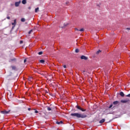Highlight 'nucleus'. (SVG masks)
<instances>
[{"label": "nucleus", "instance_id": "obj_26", "mask_svg": "<svg viewBox=\"0 0 130 130\" xmlns=\"http://www.w3.org/2000/svg\"><path fill=\"white\" fill-rule=\"evenodd\" d=\"M32 79H33V78H32L31 77L29 78H28V81H32Z\"/></svg>", "mask_w": 130, "mask_h": 130}, {"label": "nucleus", "instance_id": "obj_40", "mask_svg": "<svg viewBox=\"0 0 130 130\" xmlns=\"http://www.w3.org/2000/svg\"><path fill=\"white\" fill-rule=\"evenodd\" d=\"M28 9L30 10L31 9V7H28Z\"/></svg>", "mask_w": 130, "mask_h": 130}, {"label": "nucleus", "instance_id": "obj_14", "mask_svg": "<svg viewBox=\"0 0 130 130\" xmlns=\"http://www.w3.org/2000/svg\"><path fill=\"white\" fill-rule=\"evenodd\" d=\"M20 4H21V1L17 2V7H19V5H20Z\"/></svg>", "mask_w": 130, "mask_h": 130}, {"label": "nucleus", "instance_id": "obj_27", "mask_svg": "<svg viewBox=\"0 0 130 130\" xmlns=\"http://www.w3.org/2000/svg\"><path fill=\"white\" fill-rule=\"evenodd\" d=\"M23 41H20V44H23Z\"/></svg>", "mask_w": 130, "mask_h": 130}, {"label": "nucleus", "instance_id": "obj_41", "mask_svg": "<svg viewBox=\"0 0 130 130\" xmlns=\"http://www.w3.org/2000/svg\"><path fill=\"white\" fill-rule=\"evenodd\" d=\"M15 25L12 27V29H14Z\"/></svg>", "mask_w": 130, "mask_h": 130}, {"label": "nucleus", "instance_id": "obj_19", "mask_svg": "<svg viewBox=\"0 0 130 130\" xmlns=\"http://www.w3.org/2000/svg\"><path fill=\"white\" fill-rule=\"evenodd\" d=\"M38 54H39V55H41V54H43V52L40 51V52H39L38 53Z\"/></svg>", "mask_w": 130, "mask_h": 130}, {"label": "nucleus", "instance_id": "obj_11", "mask_svg": "<svg viewBox=\"0 0 130 130\" xmlns=\"http://www.w3.org/2000/svg\"><path fill=\"white\" fill-rule=\"evenodd\" d=\"M8 97H9V98H12V93L11 92L8 94Z\"/></svg>", "mask_w": 130, "mask_h": 130}, {"label": "nucleus", "instance_id": "obj_32", "mask_svg": "<svg viewBox=\"0 0 130 130\" xmlns=\"http://www.w3.org/2000/svg\"><path fill=\"white\" fill-rule=\"evenodd\" d=\"M35 113H38V111L36 110V111H35Z\"/></svg>", "mask_w": 130, "mask_h": 130}, {"label": "nucleus", "instance_id": "obj_18", "mask_svg": "<svg viewBox=\"0 0 130 130\" xmlns=\"http://www.w3.org/2000/svg\"><path fill=\"white\" fill-rule=\"evenodd\" d=\"M21 22H25V21H26V19H25V18H23L21 19Z\"/></svg>", "mask_w": 130, "mask_h": 130}, {"label": "nucleus", "instance_id": "obj_20", "mask_svg": "<svg viewBox=\"0 0 130 130\" xmlns=\"http://www.w3.org/2000/svg\"><path fill=\"white\" fill-rule=\"evenodd\" d=\"M16 21H17V20H16V19L14 20V23H12V25H16Z\"/></svg>", "mask_w": 130, "mask_h": 130}, {"label": "nucleus", "instance_id": "obj_22", "mask_svg": "<svg viewBox=\"0 0 130 130\" xmlns=\"http://www.w3.org/2000/svg\"><path fill=\"white\" fill-rule=\"evenodd\" d=\"M47 110H48V111H50V110H51V108H50V107H48V108H47Z\"/></svg>", "mask_w": 130, "mask_h": 130}, {"label": "nucleus", "instance_id": "obj_9", "mask_svg": "<svg viewBox=\"0 0 130 130\" xmlns=\"http://www.w3.org/2000/svg\"><path fill=\"white\" fill-rule=\"evenodd\" d=\"M120 96H121V97H124V93L122 91L120 92Z\"/></svg>", "mask_w": 130, "mask_h": 130}, {"label": "nucleus", "instance_id": "obj_15", "mask_svg": "<svg viewBox=\"0 0 130 130\" xmlns=\"http://www.w3.org/2000/svg\"><path fill=\"white\" fill-rule=\"evenodd\" d=\"M40 62L41 63H44V62H45V61L44 60H40Z\"/></svg>", "mask_w": 130, "mask_h": 130}, {"label": "nucleus", "instance_id": "obj_28", "mask_svg": "<svg viewBox=\"0 0 130 130\" xmlns=\"http://www.w3.org/2000/svg\"><path fill=\"white\" fill-rule=\"evenodd\" d=\"M27 62V59H25L24 60V63H25V62Z\"/></svg>", "mask_w": 130, "mask_h": 130}, {"label": "nucleus", "instance_id": "obj_2", "mask_svg": "<svg viewBox=\"0 0 130 130\" xmlns=\"http://www.w3.org/2000/svg\"><path fill=\"white\" fill-rule=\"evenodd\" d=\"M10 112H11V110H9L8 111H7L6 110H4L3 111H1V113H2V114H9V113H10Z\"/></svg>", "mask_w": 130, "mask_h": 130}, {"label": "nucleus", "instance_id": "obj_29", "mask_svg": "<svg viewBox=\"0 0 130 130\" xmlns=\"http://www.w3.org/2000/svg\"><path fill=\"white\" fill-rule=\"evenodd\" d=\"M63 67L64 68V69H67V66L66 65H64L63 66Z\"/></svg>", "mask_w": 130, "mask_h": 130}, {"label": "nucleus", "instance_id": "obj_10", "mask_svg": "<svg viewBox=\"0 0 130 130\" xmlns=\"http://www.w3.org/2000/svg\"><path fill=\"white\" fill-rule=\"evenodd\" d=\"M104 121H105V119H102V120H101L99 122L100 123H103V122H104Z\"/></svg>", "mask_w": 130, "mask_h": 130}, {"label": "nucleus", "instance_id": "obj_17", "mask_svg": "<svg viewBox=\"0 0 130 130\" xmlns=\"http://www.w3.org/2000/svg\"><path fill=\"white\" fill-rule=\"evenodd\" d=\"M39 10V8L38 7V8H36L35 9V12L37 13V12H38Z\"/></svg>", "mask_w": 130, "mask_h": 130}, {"label": "nucleus", "instance_id": "obj_35", "mask_svg": "<svg viewBox=\"0 0 130 130\" xmlns=\"http://www.w3.org/2000/svg\"><path fill=\"white\" fill-rule=\"evenodd\" d=\"M15 7H17V2H15Z\"/></svg>", "mask_w": 130, "mask_h": 130}, {"label": "nucleus", "instance_id": "obj_13", "mask_svg": "<svg viewBox=\"0 0 130 130\" xmlns=\"http://www.w3.org/2000/svg\"><path fill=\"white\" fill-rule=\"evenodd\" d=\"M75 52L76 53H78V52H80V50H79V49H76Z\"/></svg>", "mask_w": 130, "mask_h": 130}, {"label": "nucleus", "instance_id": "obj_6", "mask_svg": "<svg viewBox=\"0 0 130 130\" xmlns=\"http://www.w3.org/2000/svg\"><path fill=\"white\" fill-rule=\"evenodd\" d=\"M75 31H80V32H84V31H85V29L81 28L80 29H79L78 28H75Z\"/></svg>", "mask_w": 130, "mask_h": 130}, {"label": "nucleus", "instance_id": "obj_33", "mask_svg": "<svg viewBox=\"0 0 130 130\" xmlns=\"http://www.w3.org/2000/svg\"><path fill=\"white\" fill-rule=\"evenodd\" d=\"M97 7H98V8H100V5L98 4V5H97Z\"/></svg>", "mask_w": 130, "mask_h": 130}, {"label": "nucleus", "instance_id": "obj_3", "mask_svg": "<svg viewBox=\"0 0 130 130\" xmlns=\"http://www.w3.org/2000/svg\"><path fill=\"white\" fill-rule=\"evenodd\" d=\"M76 108L77 109H79V110H81V111H83V112L86 111V109H84L83 108H82V107H81L79 105H77L76 106Z\"/></svg>", "mask_w": 130, "mask_h": 130}, {"label": "nucleus", "instance_id": "obj_38", "mask_svg": "<svg viewBox=\"0 0 130 130\" xmlns=\"http://www.w3.org/2000/svg\"><path fill=\"white\" fill-rule=\"evenodd\" d=\"M126 29V30H130V27L129 28H127Z\"/></svg>", "mask_w": 130, "mask_h": 130}, {"label": "nucleus", "instance_id": "obj_36", "mask_svg": "<svg viewBox=\"0 0 130 130\" xmlns=\"http://www.w3.org/2000/svg\"><path fill=\"white\" fill-rule=\"evenodd\" d=\"M68 25H69V24H68V23L66 24H64V26H68Z\"/></svg>", "mask_w": 130, "mask_h": 130}, {"label": "nucleus", "instance_id": "obj_39", "mask_svg": "<svg viewBox=\"0 0 130 130\" xmlns=\"http://www.w3.org/2000/svg\"><path fill=\"white\" fill-rule=\"evenodd\" d=\"M28 110L29 111H30V110H31V109H30V108H28Z\"/></svg>", "mask_w": 130, "mask_h": 130}, {"label": "nucleus", "instance_id": "obj_25", "mask_svg": "<svg viewBox=\"0 0 130 130\" xmlns=\"http://www.w3.org/2000/svg\"><path fill=\"white\" fill-rule=\"evenodd\" d=\"M18 103H23V101H18Z\"/></svg>", "mask_w": 130, "mask_h": 130}, {"label": "nucleus", "instance_id": "obj_24", "mask_svg": "<svg viewBox=\"0 0 130 130\" xmlns=\"http://www.w3.org/2000/svg\"><path fill=\"white\" fill-rule=\"evenodd\" d=\"M82 73L84 75H86V71L85 70L82 71Z\"/></svg>", "mask_w": 130, "mask_h": 130}, {"label": "nucleus", "instance_id": "obj_7", "mask_svg": "<svg viewBox=\"0 0 130 130\" xmlns=\"http://www.w3.org/2000/svg\"><path fill=\"white\" fill-rule=\"evenodd\" d=\"M113 104L114 105H117V104H119V102H118L117 101L113 102Z\"/></svg>", "mask_w": 130, "mask_h": 130}, {"label": "nucleus", "instance_id": "obj_4", "mask_svg": "<svg viewBox=\"0 0 130 130\" xmlns=\"http://www.w3.org/2000/svg\"><path fill=\"white\" fill-rule=\"evenodd\" d=\"M121 103H127V102H129V100L126 99L124 100L120 101Z\"/></svg>", "mask_w": 130, "mask_h": 130}, {"label": "nucleus", "instance_id": "obj_8", "mask_svg": "<svg viewBox=\"0 0 130 130\" xmlns=\"http://www.w3.org/2000/svg\"><path fill=\"white\" fill-rule=\"evenodd\" d=\"M22 4L23 5H26L27 4V1L26 0H23L22 1Z\"/></svg>", "mask_w": 130, "mask_h": 130}, {"label": "nucleus", "instance_id": "obj_1", "mask_svg": "<svg viewBox=\"0 0 130 130\" xmlns=\"http://www.w3.org/2000/svg\"><path fill=\"white\" fill-rule=\"evenodd\" d=\"M71 116H75L77 118H86L87 115L80 114L79 113H71Z\"/></svg>", "mask_w": 130, "mask_h": 130}, {"label": "nucleus", "instance_id": "obj_37", "mask_svg": "<svg viewBox=\"0 0 130 130\" xmlns=\"http://www.w3.org/2000/svg\"><path fill=\"white\" fill-rule=\"evenodd\" d=\"M66 5H69V2L66 3Z\"/></svg>", "mask_w": 130, "mask_h": 130}, {"label": "nucleus", "instance_id": "obj_23", "mask_svg": "<svg viewBox=\"0 0 130 130\" xmlns=\"http://www.w3.org/2000/svg\"><path fill=\"white\" fill-rule=\"evenodd\" d=\"M113 107V105L111 104L109 107V108H112V107Z\"/></svg>", "mask_w": 130, "mask_h": 130}, {"label": "nucleus", "instance_id": "obj_12", "mask_svg": "<svg viewBox=\"0 0 130 130\" xmlns=\"http://www.w3.org/2000/svg\"><path fill=\"white\" fill-rule=\"evenodd\" d=\"M56 123L57 124H60V123H62V121H60V122L56 121Z\"/></svg>", "mask_w": 130, "mask_h": 130}, {"label": "nucleus", "instance_id": "obj_30", "mask_svg": "<svg viewBox=\"0 0 130 130\" xmlns=\"http://www.w3.org/2000/svg\"><path fill=\"white\" fill-rule=\"evenodd\" d=\"M126 97H130V93L127 94V95H126Z\"/></svg>", "mask_w": 130, "mask_h": 130}, {"label": "nucleus", "instance_id": "obj_31", "mask_svg": "<svg viewBox=\"0 0 130 130\" xmlns=\"http://www.w3.org/2000/svg\"><path fill=\"white\" fill-rule=\"evenodd\" d=\"M10 18H11L10 17V16H8V17H7V19H8V20H10Z\"/></svg>", "mask_w": 130, "mask_h": 130}, {"label": "nucleus", "instance_id": "obj_34", "mask_svg": "<svg viewBox=\"0 0 130 130\" xmlns=\"http://www.w3.org/2000/svg\"><path fill=\"white\" fill-rule=\"evenodd\" d=\"M32 31V30H30L29 32H28V34H31V31Z\"/></svg>", "mask_w": 130, "mask_h": 130}, {"label": "nucleus", "instance_id": "obj_16", "mask_svg": "<svg viewBox=\"0 0 130 130\" xmlns=\"http://www.w3.org/2000/svg\"><path fill=\"white\" fill-rule=\"evenodd\" d=\"M12 69L14 71H15V70H16V67L15 66H11Z\"/></svg>", "mask_w": 130, "mask_h": 130}, {"label": "nucleus", "instance_id": "obj_5", "mask_svg": "<svg viewBox=\"0 0 130 130\" xmlns=\"http://www.w3.org/2000/svg\"><path fill=\"white\" fill-rule=\"evenodd\" d=\"M81 59H84V60H88V57H86L85 55H82L81 56Z\"/></svg>", "mask_w": 130, "mask_h": 130}, {"label": "nucleus", "instance_id": "obj_21", "mask_svg": "<svg viewBox=\"0 0 130 130\" xmlns=\"http://www.w3.org/2000/svg\"><path fill=\"white\" fill-rule=\"evenodd\" d=\"M100 52H101V50H98V51L96 52V54H99V53H100Z\"/></svg>", "mask_w": 130, "mask_h": 130}, {"label": "nucleus", "instance_id": "obj_42", "mask_svg": "<svg viewBox=\"0 0 130 130\" xmlns=\"http://www.w3.org/2000/svg\"><path fill=\"white\" fill-rule=\"evenodd\" d=\"M62 28H63V26H62Z\"/></svg>", "mask_w": 130, "mask_h": 130}]
</instances>
